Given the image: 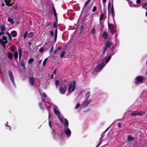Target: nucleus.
<instances>
[{
    "label": "nucleus",
    "instance_id": "nucleus-17",
    "mask_svg": "<svg viewBox=\"0 0 147 147\" xmlns=\"http://www.w3.org/2000/svg\"><path fill=\"white\" fill-rule=\"evenodd\" d=\"M109 28L110 30V32L111 33H112V34H113L114 31V26L112 25H109Z\"/></svg>",
    "mask_w": 147,
    "mask_h": 147
},
{
    "label": "nucleus",
    "instance_id": "nucleus-14",
    "mask_svg": "<svg viewBox=\"0 0 147 147\" xmlns=\"http://www.w3.org/2000/svg\"><path fill=\"white\" fill-rule=\"evenodd\" d=\"M14 0H5V3L7 6H11L14 3Z\"/></svg>",
    "mask_w": 147,
    "mask_h": 147
},
{
    "label": "nucleus",
    "instance_id": "nucleus-4",
    "mask_svg": "<svg viewBox=\"0 0 147 147\" xmlns=\"http://www.w3.org/2000/svg\"><path fill=\"white\" fill-rule=\"evenodd\" d=\"M111 44L112 43L108 40L106 42L105 46L102 49V55L105 54V51L106 50L107 48L110 47L111 46Z\"/></svg>",
    "mask_w": 147,
    "mask_h": 147
},
{
    "label": "nucleus",
    "instance_id": "nucleus-15",
    "mask_svg": "<svg viewBox=\"0 0 147 147\" xmlns=\"http://www.w3.org/2000/svg\"><path fill=\"white\" fill-rule=\"evenodd\" d=\"M109 15H110L113 19L114 18L115 13L113 6H112L110 8V11L109 12Z\"/></svg>",
    "mask_w": 147,
    "mask_h": 147
},
{
    "label": "nucleus",
    "instance_id": "nucleus-51",
    "mask_svg": "<svg viewBox=\"0 0 147 147\" xmlns=\"http://www.w3.org/2000/svg\"><path fill=\"white\" fill-rule=\"evenodd\" d=\"M109 127L107 128V129H106L105 130V131L104 132H103V133H102V134H103V135H104V134L105 133V132H106V131H107L108 130V129H109Z\"/></svg>",
    "mask_w": 147,
    "mask_h": 147
},
{
    "label": "nucleus",
    "instance_id": "nucleus-7",
    "mask_svg": "<svg viewBox=\"0 0 147 147\" xmlns=\"http://www.w3.org/2000/svg\"><path fill=\"white\" fill-rule=\"evenodd\" d=\"M59 91L61 94L65 93L66 90V86L64 84H62L59 88Z\"/></svg>",
    "mask_w": 147,
    "mask_h": 147
},
{
    "label": "nucleus",
    "instance_id": "nucleus-18",
    "mask_svg": "<svg viewBox=\"0 0 147 147\" xmlns=\"http://www.w3.org/2000/svg\"><path fill=\"white\" fill-rule=\"evenodd\" d=\"M104 135L103 134H101V137L100 138L99 142L98 143L96 147H98L99 145L101 144L102 143V139L103 138Z\"/></svg>",
    "mask_w": 147,
    "mask_h": 147
},
{
    "label": "nucleus",
    "instance_id": "nucleus-57",
    "mask_svg": "<svg viewBox=\"0 0 147 147\" xmlns=\"http://www.w3.org/2000/svg\"><path fill=\"white\" fill-rule=\"evenodd\" d=\"M121 125V123H118V126L119 127V128L120 127Z\"/></svg>",
    "mask_w": 147,
    "mask_h": 147
},
{
    "label": "nucleus",
    "instance_id": "nucleus-29",
    "mask_svg": "<svg viewBox=\"0 0 147 147\" xmlns=\"http://www.w3.org/2000/svg\"><path fill=\"white\" fill-rule=\"evenodd\" d=\"M33 32H30L28 35V37L29 38H32L33 37Z\"/></svg>",
    "mask_w": 147,
    "mask_h": 147
},
{
    "label": "nucleus",
    "instance_id": "nucleus-2",
    "mask_svg": "<svg viewBox=\"0 0 147 147\" xmlns=\"http://www.w3.org/2000/svg\"><path fill=\"white\" fill-rule=\"evenodd\" d=\"M50 112H49V125L51 128L53 130V131L54 134V136H55V137H56V138L57 137H58L59 138H61V136L63 135V134L62 133H61V135H60L59 134H58L57 132L55 133V130H54V124L52 125V123L51 121H49V119L50 117Z\"/></svg>",
    "mask_w": 147,
    "mask_h": 147
},
{
    "label": "nucleus",
    "instance_id": "nucleus-58",
    "mask_svg": "<svg viewBox=\"0 0 147 147\" xmlns=\"http://www.w3.org/2000/svg\"><path fill=\"white\" fill-rule=\"evenodd\" d=\"M14 49L15 47H13L11 49V51H14Z\"/></svg>",
    "mask_w": 147,
    "mask_h": 147
},
{
    "label": "nucleus",
    "instance_id": "nucleus-54",
    "mask_svg": "<svg viewBox=\"0 0 147 147\" xmlns=\"http://www.w3.org/2000/svg\"><path fill=\"white\" fill-rule=\"evenodd\" d=\"M102 2L103 4L105 5L106 2V0H102Z\"/></svg>",
    "mask_w": 147,
    "mask_h": 147
},
{
    "label": "nucleus",
    "instance_id": "nucleus-11",
    "mask_svg": "<svg viewBox=\"0 0 147 147\" xmlns=\"http://www.w3.org/2000/svg\"><path fill=\"white\" fill-rule=\"evenodd\" d=\"M92 100V99H86L85 101L83 102V104L82 105L81 107V108H84L85 107H86Z\"/></svg>",
    "mask_w": 147,
    "mask_h": 147
},
{
    "label": "nucleus",
    "instance_id": "nucleus-22",
    "mask_svg": "<svg viewBox=\"0 0 147 147\" xmlns=\"http://www.w3.org/2000/svg\"><path fill=\"white\" fill-rule=\"evenodd\" d=\"M11 34L13 37H16L17 34V32L15 30L11 32Z\"/></svg>",
    "mask_w": 147,
    "mask_h": 147
},
{
    "label": "nucleus",
    "instance_id": "nucleus-59",
    "mask_svg": "<svg viewBox=\"0 0 147 147\" xmlns=\"http://www.w3.org/2000/svg\"><path fill=\"white\" fill-rule=\"evenodd\" d=\"M4 34V32H0V35H2L3 34Z\"/></svg>",
    "mask_w": 147,
    "mask_h": 147
},
{
    "label": "nucleus",
    "instance_id": "nucleus-32",
    "mask_svg": "<svg viewBox=\"0 0 147 147\" xmlns=\"http://www.w3.org/2000/svg\"><path fill=\"white\" fill-rule=\"evenodd\" d=\"M65 51H63L61 55H60V57L61 58H63L65 54Z\"/></svg>",
    "mask_w": 147,
    "mask_h": 147
},
{
    "label": "nucleus",
    "instance_id": "nucleus-38",
    "mask_svg": "<svg viewBox=\"0 0 147 147\" xmlns=\"http://www.w3.org/2000/svg\"><path fill=\"white\" fill-rule=\"evenodd\" d=\"M59 82L58 80H56L55 82V84L56 86V88H57L58 85L59 84Z\"/></svg>",
    "mask_w": 147,
    "mask_h": 147
},
{
    "label": "nucleus",
    "instance_id": "nucleus-28",
    "mask_svg": "<svg viewBox=\"0 0 147 147\" xmlns=\"http://www.w3.org/2000/svg\"><path fill=\"white\" fill-rule=\"evenodd\" d=\"M20 64L21 66L23 67L24 68H25V63L23 60L20 61Z\"/></svg>",
    "mask_w": 147,
    "mask_h": 147
},
{
    "label": "nucleus",
    "instance_id": "nucleus-30",
    "mask_svg": "<svg viewBox=\"0 0 147 147\" xmlns=\"http://www.w3.org/2000/svg\"><path fill=\"white\" fill-rule=\"evenodd\" d=\"M90 33L92 35L96 33V30L95 28H92L90 31Z\"/></svg>",
    "mask_w": 147,
    "mask_h": 147
},
{
    "label": "nucleus",
    "instance_id": "nucleus-16",
    "mask_svg": "<svg viewBox=\"0 0 147 147\" xmlns=\"http://www.w3.org/2000/svg\"><path fill=\"white\" fill-rule=\"evenodd\" d=\"M34 78L33 77H30L29 78V82L31 86H33L34 85Z\"/></svg>",
    "mask_w": 147,
    "mask_h": 147
},
{
    "label": "nucleus",
    "instance_id": "nucleus-24",
    "mask_svg": "<svg viewBox=\"0 0 147 147\" xmlns=\"http://www.w3.org/2000/svg\"><path fill=\"white\" fill-rule=\"evenodd\" d=\"M57 28L55 29V42L57 40Z\"/></svg>",
    "mask_w": 147,
    "mask_h": 147
},
{
    "label": "nucleus",
    "instance_id": "nucleus-49",
    "mask_svg": "<svg viewBox=\"0 0 147 147\" xmlns=\"http://www.w3.org/2000/svg\"><path fill=\"white\" fill-rule=\"evenodd\" d=\"M53 46H52L51 47V49L50 51V53H51L53 51Z\"/></svg>",
    "mask_w": 147,
    "mask_h": 147
},
{
    "label": "nucleus",
    "instance_id": "nucleus-55",
    "mask_svg": "<svg viewBox=\"0 0 147 147\" xmlns=\"http://www.w3.org/2000/svg\"><path fill=\"white\" fill-rule=\"evenodd\" d=\"M84 28V26H82L80 28V30H82Z\"/></svg>",
    "mask_w": 147,
    "mask_h": 147
},
{
    "label": "nucleus",
    "instance_id": "nucleus-19",
    "mask_svg": "<svg viewBox=\"0 0 147 147\" xmlns=\"http://www.w3.org/2000/svg\"><path fill=\"white\" fill-rule=\"evenodd\" d=\"M64 121L65 123H64L63 122H62V123H63L64 124V126L65 127H68V125H69V123L68 121L66 119V118H65L64 119Z\"/></svg>",
    "mask_w": 147,
    "mask_h": 147
},
{
    "label": "nucleus",
    "instance_id": "nucleus-27",
    "mask_svg": "<svg viewBox=\"0 0 147 147\" xmlns=\"http://www.w3.org/2000/svg\"><path fill=\"white\" fill-rule=\"evenodd\" d=\"M8 21L10 23L12 24H13L14 23V22L13 20L11 18H8Z\"/></svg>",
    "mask_w": 147,
    "mask_h": 147
},
{
    "label": "nucleus",
    "instance_id": "nucleus-36",
    "mask_svg": "<svg viewBox=\"0 0 147 147\" xmlns=\"http://www.w3.org/2000/svg\"><path fill=\"white\" fill-rule=\"evenodd\" d=\"M47 59V58H46L44 61L43 63V66H44L46 64Z\"/></svg>",
    "mask_w": 147,
    "mask_h": 147
},
{
    "label": "nucleus",
    "instance_id": "nucleus-26",
    "mask_svg": "<svg viewBox=\"0 0 147 147\" xmlns=\"http://www.w3.org/2000/svg\"><path fill=\"white\" fill-rule=\"evenodd\" d=\"M111 58V56H109L108 57L107 59H105V62L106 64H107L109 61L110 60Z\"/></svg>",
    "mask_w": 147,
    "mask_h": 147
},
{
    "label": "nucleus",
    "instance_id": "nucleus-47",
    "mask_svg": "<svg viewBox=\"0 0 147 147\" xmlns=\"http://www.w3.org/2000/svg\"><path fill=\"white\" fill-rule=\"evenodd\" d=\"M52 24V23L50 22H49L47 23V27H48L50 25H51Z\"/></svg>",
    "mask_w": 147,
    "mask_h": 147
},
{
    "label": "nucleus",
    "instance_id": "nucleus-35",
    "mask_svg": "<svg viewBox=\"0 0 147 147\" xmlns=\"http://www.w3.org/2000/svg\"><path fill=\"white\" fill-rule=\"evenodd\" d=\"M34 61V60L32 58L30 59L28 61V63L30 64H31Z\"/></svg>",
    "mask_w": 147,
    "mask_h": 147
},
{
    "label": "nucleus",
    "instance_id": "nucleus-3",
    "mask_svg": "<svg viewBox=\"0 0 147 147\" xmlns=\"http://www.w3.org/2000/svg\"><path fill=\"white\" fill-rule=\"evenodd\" d=\"M76 82L75 81H73L69 85L68 88L69 92H72L75 89L76 86Z\"/></svg>",
    "mask_w": 147,
    "mask_h": 147
},
{
    "label": "nucleus",
    "instance_id": "nucleus-41",
    "mask_svg": "<svg viewBox=\"0 0 147 147\" xmlns=\"http://www.w3.org/2000/svg\"><path fill=\"white\" fill-rule=\"evenodd\" d=\"M91 0H88L85 2L84 5V7H86L87 4Z\"/></svg>",
    "mask_w": 147,
    "mask_h": 147
},
{
    "label": "nucleus",
    "instance_id": "nucleus-33",
    "mask_svg": "<svg viewBox=\"0 0 147 147\" xmlns=\"http://www.w3.org/2000/svg\"><path fill=\"white\" fill-rule=\"evenodd\" d=\"M142 7L146 9H147V3H146L142 6Z\"/></svg>",
    "mask_w": 147,
    "mask_h": 147
},
{
    "label": "nucleus",
    "instance_id": "nucleus-61",
    "mask_svg": "<svg viewBox=\"0 0 147 147\" xmlns=\"http://www.w3.org/2000/svg\"><path fill=\"white\" fill-rule=\"evenodd\" d=\"M60 49V47H58L56 49L58 50Z\"/></svg>",
    "mask_w": 147,
    "mask_h": 147
},
{
    "label": "nucleus",
    "instance_id": "nucleus-34",
    "mask_svg": "<svg viewBox=\"0 0 147 147\" xmlns=\"http://www.w3.org/2000/svg\"><path fill=\"white\" fill-rule=\"evenodd\" d=\"M8 57L9 59L11 60L12 59L13 56L11 53H10L8 54Z\"/></svg>",
    "mask_w": 147,
    "mask_h": 147
},
{
    "label": "nucleus",
    "instance_id": "nucleus-46",
    "mask_svg": "<svg viewBox=\"0 0 147 147\" xmlns=\"http://www.w3.org/2000/svg\"><path fill=\"white\" fill-rule=\"evenodd\" d=\"M80 105L79 103H78L75 107V109H77V108H78L80 107Z\"/></svg>",
    "mask_w": 147,
    "mask_h": 147
},
{
    "label": "nucleus",
    "instance_id": "nucleus-20",
    "mask_svg": "<svg viewBox=\"0 0 147 147\" xmlns=\"http://www.w3.org/2000/svg\"><path fill=\"white\" fill-rule=\"evenodd\" d=\"M134 138L132 136H131L129 135L128 136L127 140L129 142H130L134 140Z\"/></svg>",
    "mask_w": 147,
    "mask_h": 147
},
{
    "label": "nucleus",
    "instance_id": "nucleus-13",
    "mask_svg": "<svg viewBox=\"0 0 147 147\" xmlns=\"http://www.w3.org/2000/svg\"><path fill=\"white\" fill-rule=\"evenodd\" d=\"M64 133L67 136L69 137L71 135V131L68 127H65L64 129Z\"/></svg>",
    "mask_w": 147,
    "mask_h": 147
},
{
    "label": "nucleus",
    "instance_id": "nucleus-52",
    "mask_svg": "<svg viewBox=\"0 0 147 147\" xmlns=\"http://www.w3.org/2000/svg\"><path fill=\"white\" fill-rule=\"evenodd\" d=\"M136 3L138 4H140L141 3L140 0H137L136 1Z\"/></svg>",
    "mask_w": 147,
    "mask_h": 147
},
{
    "label": "nucleus",
    "instance_id": "nucleus-6",
    "mask_svg": "<svg viewBox=\"0 0 147 147\" xmlns=\"http://www.w3.org/2000/svg\"><path fill=\"white\" fill-rule=\"evenodd\" d=\"M7 43V37L5 36H3L2 37V39H0V43L3 45L4 48L5 47V44Z\"/></svg>",
    "mask_w": 147,
    "mask_h": 147
},
{
    "label": "nucleus",
    "instance_id": "nucleus-42",
    "mask_svg": "<svg viewBox=\"0 0 147 147\" xmlns=\"http://www.w3.org/2000/svg\"><path fill=\"white\" fill-rule=\"evenodd\" d=\"M104 16V13H102V14L100 15V21H101V20H102V18H103V17Z\"/></svg>",
    "mask_w": 147,
    "mask_h": 147
},
{
    "label": "nucleus",
    "instance_id": "nucleus-53",
    "mask_svg": "<svg viewBox=\"0 0 147 147\" xmlns=\"http://www.w3.org/2000/svg\"><path fill=\"white\" fill-rule=\"evenodd\" d=\"M13 7L14 9H17L18 8V7L17 5L15 6H13Z\"/></svg>",
    "mask_w": 147,
    "mask_h": 147
},
{
    "label": "nucleus",
    "instance_id": "nucleus-62",
    "mask_svg": "<svg viewBox=\"0 0 147 147\" xmlns=\"http://www.w3.org/2000/svg\"><path fill=\"white\" fill-rule=\"evenodd\" d=\"M8 124V122H6V123L5 124V126H9L7 125Z\"/></svg>",
    "mask_w": 147,
    "mask_h": 147
},
{
    "label": "nucleus",
    "instance_id": "nucleus-44",
    "mask_svg": "<svg viewBox=\"0 0 147 147\" xmlns=\"http://www.w3.org/2000/svg\"><path fill=\"white\" fill-rule=\"evenodd\" d=\"M7 35L8 36V38L9 39L10 41L11 39V37L10 34L9 33H7Z\"/></svg>",
    "mask_w": 147,
    "mask_h": 147
},
{
    "label": "nucleus",
    "instance_id": "nucleus-40",
    "mask_svg": "<svg viewBox=\"0 0 147 147\" xmlns=\"http://www.w3.org/2000/svg\"><path fill=\"white\" fill-rule=\"evenodd\" d=\"M44 48L43 47H41L39 50V51L40 53H42L44 51Z\"/></svg>",
    "mask_w": 147,
    "mask_h": 147
},
{
    "label": "nucleus",
    "instance_id": "nucleus-50",
    "mask_svg": "<svg viewBox=\"0 0 147 147\" xmlns=\"http://www.w3.org/2000/svg\"><path fill=\"white\" fill-rule=\"evenodd\" d=\"M56 23L55 22H54L53 23V27L54 28H56Z\"/></svg>",
    "mask_w": 147,
    "mask_h": 147
},
{
    "label": "nucleus",
    "instance_id": "nucleus-9",
    "mask_svg": "<svg viewBox=\"0 0 147 147\" xmlns=\"http://www.w3.org/2000/svg\"><path fill=\"white\" fill-rule=\"evenodd\" d=\"M105 65L106 64L104 63H100L96 67L95 69V71L96 72L100 71L105 66Z\"/></svg>",
    "mask_w": 147,
    "mask_h": 147
},
{
    "label": "nucleus",
    "instance_id": "nucleus-63",
    "mask_svg": "<svg viewBox=\"0 0 147 147\" xmlns=\"http://www.w3.org/2000/svg\"><path fill=\"white\" fill-rule=\"evenodd\" d=\"M42 61V60H40V61H39V62H38V63H39V64H40V63H41V62Z\"/></svg>",
    "mask_w": 147,
    "mask_h": 147
},
{
    "label": "nucleus",
    "instance_id": "nucleus-23",
    "mask_svg": "<svg viewBox=\"0 0 147 147\" xmlns=\"http://www.w3.org/2000/svg\"><path fill=\"white\" fill-rule=\"evenodd\" d=\"M108 34L107 32H104L102 35V36L103 38H104L105 39H106L108 37Z\"/></svg>",
    "mask_w": 147,
    "mask_h": 147
},
{
    "label": "nucleus",
    "instance_id": "nucleus-56",
    "mask_svg": "<svg viewBox=\"0 0 147 147\" xmlns=\"http://www.w3.org/2000/svg\"><path fill=\"white\" fill-rule=\"evenodd\" d=\"M53 76H54V75L53 74H51L50 76V78H51V79H53Z\"/></svg>",
    "mask_w": 147,
    "mask_h": 147
},
{
    "label": "nucleus",
    "instance_id": "nucleus-10",
    "mask_svg": "<svg viewBox=\"0 0 147 147\" xmlns=\"http://www.w3.org/2000/svg\"><path fill=\"white\" fill-rule=\"evenodd\" d=\"M8 76L10 80L12 82L13 86H15V84L14 81V78L13 74L11 70L8 71Z\"/></svg>",
    "mask_w": 147,
    "mask_h": 147
},
{
    "label": "nucleus",
    "instance_id": "nucleus-12",
    "mask_svg": "<svg viewBox=\"0 0 147 147\" xmlns=\"http://www.w3.org/2000/svg\"><path fill=\"white\" fill-rule=\"evenodd\" d=\"M54 111L55 113L57 115L58 118L60 121L61 122H63V118L60 116V114L59 111L57 109H54Z\"/></svg>",
    "mask_w": 147,
    "mask_h": 147
},
{
    "label": "nucleus",
    "instance_id": "nucleus-8",
    "mask_svg": "<svg viewBox=\"0 0 147 147\" xmlns=\"http://www.w3.org/2000/svg\"><path fill=\"white\" fill-rule=\"evenodd\" d=\"M144 113V112L142 111H135L131 112L130 114L132 116H136L138 115L143 116Z\"/></svg>",
    "mask_w": 147,
    "mask_h": 147
},
{
    "label": "nucleus",
    "instance_id": "nucleus-45",
    "mask_svg": "<svg viewBox=\"0 0 147 147\" xmlns=\"http://www.w3.org/2000/svg\"><path fill=\"white\" fill-rule=\"evenodd\" d=\"M96 9H97V8L96 6L94 7H93V8L92 9V11L93 12H94L95 11H96Z\"/></svg>",
    "mask_w": 147,
    "mask_h": 147
},
{
    "label": "nucleus",
    "instance_id": "nucleus-21",
    "mask_svg": "<svg viewBox=\"0 0 147 147\" xmlns=\"http://www.w3.org/2000/svg\"><path fill=\"white\" fill-rule=\"evenodd\" d=\"M18 52H19V60H20L21 59L22 55V50L20 48H19L18 49Z\"/></svg>",
    "mask_w": 147,
    "mask_h": 147
},
{
    "label": "nucleus",
    "instance_id": "nucleus-5",
    "mask_svg": "<svg viewBox=\"0 0 147 147\" xmlns=\"http://www.w3.org/2000/svg\"><path fill=\"white\" fill-rule=\"evenodd\" d=\"M144 77L142 76H138L136 79L135 83L137 84H141L142 82L144 80Z\"/></svg>",
    "mask_w": 147,
    "mask_h": 147
},
{
    "label": "nucleus",
    "instance_id": "nucleus-43",
    "mask_svg": "<svg viewBox=\"0 0 147 147\" xmlns=\"http://www.w3.org/2000/svg\"><path fill=\"white\" fill-rule=\"evenodd\" d=\"M28 34V32L27 31H26L25 32L24 34V39L26 38V36Z\"/></svg>",
    "mask_w": 147,
    "mask_h": 147
},
{
    "label": "nucleus",
    "instance_id": "nucleus-60",
    "mask_svg": "<svg viewBox=\"0 0 147 147\" xmlns=\"http://www.w3.org/2000/svg\"><path fill=\"white\" fill-rule=\"evenodd\" d=\"M28 44L29 45H31L32 44V43L30 42H28Z\"/></svg>",
    "mask_w": 147,
    "mask_h": 147
},
{
    "label": "nucleus",
    "instance_id": "nucleus-25",
    "mask_svg": "<svg viewBox=\"0 0 147 147\" xmlns=\"http://www.w3.org/2000/svg\"><path fill=\"white\" fill-rule=\"evenodd\" d=\"M0 28L1 32H3L5 29V27L4 25H2L1 26Z\"/></svg>",
    "mask_w": 147,
    "mask_h": 147
},
{
    "label": "nucleus",
    "instance_id": "nucleus-1",
    "mask_svg": "<svg viewBox=\"0 0 147 147\" xmlns=\"http://www.w3.org/2000/svg\"><path fill=\"white\" fill-rule=\"evenodd\" d=\"M40 94L42 96V101L39 103V105L40 109H43L46 106L45 101L47 100V102H48L50 100V98L44 92H43L42 94L41 93Z\"/></svg>",
    "mask_w": 147,
    "mask_h": 147
},
{
    "label": "nucleus",
    "instance_id": "nucleus-37",
    "mask_svg": "<svg viewBox=\"0 0 147 147\" xmlns=\"http://www.w3.org/2000/svg\"><path fill=\"white\" fill-rule=\"evenodd\" d=\"M90 92H88L86 93V99H87V98H88L89 97V96H90Z\"/></svg>",
    "mask_w": 147,
    "mask_h": 147
},
{
    "label": "nucleus",
    "instance_id": "nucleus-64",
    "mask_svg": "<svg viewBox=\"0 0 147 147\" xmlns=\"http://www.w3.org/2000/svg\"><path fill=\"white\" fill-rule=\"evenodd\" d=\"M9 130L10 131H11V127H9Z\"/></svg>",
    "mask_w": 147,
    "mask_h": 147
},
{
    "label": "nucleus",
    "instance_id": "nucleus-39",
    "mask_svg": "<svg viewBox=\"0 0 147 147\" xmlns=\"http://www.w3.org/2000/svg\"><path fill=\"white\" fill-rule=\"evenodd\" d=\"M53 11L54 13V16L55 17L56 19H57V15H56V13L55 12V10L54 8H53Z\"/></svg>",
    "mask_w": 147,
    "mask_h": 147
},
{
    "label": "nucleus",
    "instance_id": "nucleus-31",
    "mask_svg": "<svg viewBox=\"0 0 147 147\" xmlns=\"http://www.w3.org/2000/svg\"><path fill=\"white\" fill-rule=\"evenodd\" d=\"M18 52L17 51L14 54V57L16 59H17L18 58Z\"/></svg>",
    "mask_w": 147,
    "mask_h": 147
},
{
    "label": "nucleus",
    "instance_id": "nucleus-48",
    "mask_svg": "<svg viewBox=\"0 0 147 147\" xmlns=\"http://www.w3.org/2000/svg\"><path fill=\"white\" fill-rule=\"evenodd\" d=\"M50 34H51V36H54V33L51 30L50 31Z\"/></svg>",
    "mask_w": 147,
    "mask_h": 147
}]
</instances>
